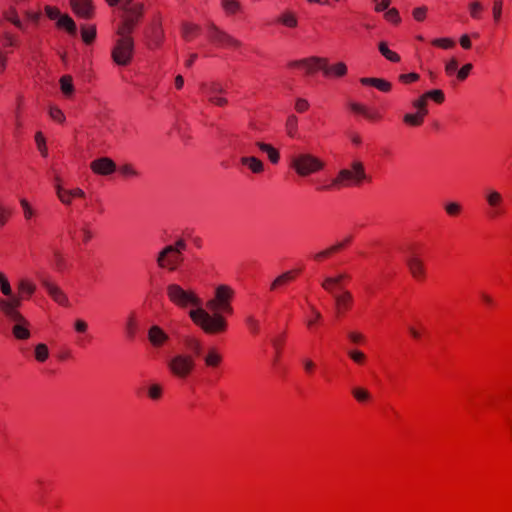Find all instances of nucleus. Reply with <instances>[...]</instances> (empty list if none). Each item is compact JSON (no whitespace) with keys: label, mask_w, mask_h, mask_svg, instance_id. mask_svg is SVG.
<instances>
[{"label":"nucleus","mask_w":512,"mask_h":512,"mask_svg":"<svg viewBox=\"0 0 512 512\" xmlns=\"http://www.w3.org/2000/svg\"><path fill=\"white\" fill-rule=\"evenodd\" d=\"M445 211L450 216H457L461 211V206L457 202H450L445 205Z\"/></svg>","instance_id":"e2e57ef3"},{"label":"nucleus","mask_w":512,"mask_h":512,"mask_svg":"<svg viewBox=\"0 0 512 512\" xmlns=\"http://www.w3.org/2000/svg\"><path fill=\"white\" fill-rule=\"evenodd\" d=\"M49 116L58 123H64L65 115L63 111L57 106H50L48 110Z\"/></svg>","instance_id":"a18cd8bd"},{"label":"nucleus","mask_w":512,"mask_h":512,"mask_svg":"<svg viewBox=\"0 0 512 512\" xmlns=\"http://www.w3.org/2000/svg\"><path fill=\"white\" fill-rule=\"evenodd\" d=\"M147 337L155 348L162 347L169 340V335L158 325H153L148 329Z\"/></svg>","instance_id":"4468645a"},{"label":"nucleus","mask_w":512,"mask_h":512,"mask_svg":"<svg viewBox=\"0 0 512 512\" xmlns=\"http://www.w3.org/2000/svg\"><path fill=\"white\" fill-rule=\"evenodd\" d=\"M234 290L228 285H219L215 289L214 297L207 301L206 307L196 308L189 312L193 322L207 334L223 333L227 329V322L223 314H232L231 301Z\"/></svg>","instance_id":"f257e3e1"},{"label":"nucleus","mask_w":512,"mask_h":512,"mask_svg":"<svg viewBox=\"0 0 512 512\" xmlns=\"http://www.w3.org/2000/svg\"><path fill=\"white\" fill-rule=\"evenodd\" d=\"M472 68H473V65H472L471 63H467V64L463 65V66H462V67L457 71V75H456V76H457V79H458L459 81H464V80L468 77V75H469V73L471 72Z\"/></svg>","instance_id":"680f3d73"},{"label":"nucleus","mask_w":512,"mask_h":512,"mask_svg":"<svg viewBox=\"0 0 512 512\" xmlns=\"http://www.w3.org/2000/svg\"><path fill=\"white\" fill-rule=\"evenodd\" d=\"M35 141H36L37 148H38L39 152L41 153V155L43 157H47L48 149H47V146H46L45 138H44V136H43V134L41 132H37L36 133Z\"/></svg>","instance_id":"49530a36"},{"label":"nucleus","mask_w":512,"mask_h":512,"mask_svg":"<svg viewBox=\"0 0 512 512\" xmlns=\"http://www.w3.org/2000/svg\"><path fill=\"white\" fill-rule=\"evenodd\" d=\"M138 19L132 13H126V18L117 28L116 34L131 36Z\"/></svg>","instance_id":"6ab92c4d"},{"label":"nucleus","mask_w":512,"mask_h":512,"mask_svg":"<svg viewBox=\"0 0 512 512\" xmlns=\"http://www.w3.org/2000/svg\"><path fill=\"white\" fill-rule=\"evenodd\" d=\"M351 393L354 396V398L360 403H364L370 400L371 398L369 391L362 387H354Z\"/></svg>","instance_id":"ea45409f"},{"label":"nucleus","mask_w":512,"mask_h":512,"mask_svg":"<svg viewBox=\"0 0 512 512\" xmlns=\"http://www.w3.org/2000/svg\"><path fill=\"white\" fill-rule=\"evenodd\" d=\"M406 265L411 275L416 279H422L425 276L423 261L416 255H411L406 259Z\"/></svg>","instance_id":"a211bd4d"},{"label":"nucleus","mask_w":512,"mask_h":512,"mask_svg":"<svg viewBox=\"0 0 512 512\" xmlns=\"http://www.w3.org/2000/svg\"><path fill=\"white\" fill-rule=\"evenodd\" d=\"M20 205L23 209L24 218L27 221L31 220L36 215V211L31 207L26 199H21Z\"/></svg>","instance_id":"09e8293b"},{"label":"nucleus","mask_w":512,"mask_h":512,"mask_svg":"<svg viewBox=\"0 0 512 512\" xmlns=\"http://www.w3.org/2000/svg\"><path fill=\"white\" fill-rule=\"evenodd\" d=\"M424 98H427V100L432 99L436 103H442L445 99V96L442 90L436 89L424 93Z\"/></svg>","instance_id":"3c124183"},{"label":"nucleus","mask_w":512,"mask_h":512,"mask_svg":"<svg viewBox=\"0 0 512 512\" xmlns=\"http://www.w3.org/2000/svg\"><path fill=\"white\" fill-rule=\"evenodd\" d=\"M334 300L337 312L340 313L342 310L349 308L352 302V295L349 291H343L341 294H334Z\"/></svg>","instance_id":"a878e982"},{"label":"nucleus","mask_w":512,"mask_h":512,"mask_svg":"<svg viewBox=\"0 0 512 512\" xmlns=\"http://www.w3.org/2000/svg\"><path fill=\"white\" fill-rule=\"evenodd\" d=\"M209 37L211 41L215 42L218 45L230 47H239L241 45L240 41L233 38L226 32L218 29L215 25L210 26Z\"/></svg>","instance_id":"9b49d317"},{"label":"nucleus","mask_w":512,"mask_h":512,"mask_svg":"<svg viewBox=\"0 0 512 512\" xmlns=\"http://www.w3.org/2000/svg\"><path fill=\"white\" fill-rule=\"evenodd\" d=\"M485 200L488 205L487 215L489 218L496 219L506 213L503 196L497 190H486Z\"/></svg>","instance_id":"6e6552de"},{"label":"nucleus","mask_w":512,"mask_h":512,"mask_svg":"<svg viewBox=\"0 0 512 512\" xmlns=\"http://www.w3.org/2000/svg\"><path fill=\"white\" fill-rule=\"evenodd\" d=\"M163 38H164V33L161 29V24L160 23H156L152 26V31H151V47L152 48H157L161 45L162 41H163Z\"/></svg>","instance_id":"7c9ffc66"},{"label":"nucleus","mask_w":512,"mask_h":512,"mask_svg":"<svg viewBox=\"0 0 512 512\" xmlns=\"http://www.w3.org/2000/svg\"><path fill=\"white\" fill-rule=\"evenodd\" d=\"M0 291L3 294L4 297L0 296V300L4 302H12V300H17L18 305L22 304V297L19 295H16L12 291V287L7 279V277L0 272Z\"/></svg>","instance_id":"f3484780"},{"label":"nucleus","mask_w":512,"mask_h":512,"mask_svg":"<svg viewBox=\"0 0 512 512\" xmlns=\"http://www.w3.org/2000/svg\"><path fill=\"white\" fill-rule=\"evenodd\" d=\"M378 48H379V52H380V53H381V54H382V55H383L387 60H389V61H391V62H399V61H400V56H399L396 52H394V51L390 50V49L388 48V46H387V43H386V42H380V43H379Z\"/></svg>","instance_id":"c9c22d12"},{"label":"nucleus","mask_w":512,"mask_h":512,"mask_svg":"<svg viewBox=\"0 0 512 512\" xmlns=\"http://www.w3.org/2000/svg\"><path fill=\"white\" fill-rule=\"evenodd\" d=\"M40 283L56 303L62 306H68L69 300L67 295L59 286L51 282L49 277L41 276Z\"/></svg>","instance_id":"9d476101"},{"label":"nucleus","mask_w":512,"mask_h":512,"mask_svg":"<svg viewBox=\"0 0 512 512\" xmlns=\"http://www.w3.org/2000/svg\"><path fill=\"white\" fill-rule=\"evenodd\" d=\"M426 106H427V98H424V94L419 99H417L413 102V107L417 109V113L421 114L424 117L428 113Z\"/></svg>","instance_id":"de8ad7c7"},{"label":"nucleus","mask_w":512,"mask_h":512,"mask_svg":"<svg viewBox=\"0 0 512 512\" xmlns=\"http://www.w3.org/2000/svg\"><path fill=\"white\" fill-rule=\"evenodd\" d=\"M223 9L229 13L234 14L239 10V3L237 0H222Z\"/></svg>","instance_id":"8fccbe9b"},{"label":"nucleus","mask_w":512,"mask_h":512,"mask_svg":"<svg viewBox=\"0 0 512 512\" xmlns=\"http://www.w3.org/2000/svg\"><path fill=\"white\" fill-rule=\"evenodd\" d=\"M17 300L12 302H4L0 300V312L10 321L15 324L12 327V333L15 338L19 340H26L30 337V331L28 329L29 322L20 313Z\"/></svg>","instance_id":"7ed1b4c3"},{"label":"nucleus","mask_w":512,"mask_h":512,"mask_svg":"<svg viewBox=\"0 0 512 512\" xmlns=\"http://www.w3.org/2000/svg\"><path fill=\"white\" fill-rule=\"evenodd\" d=\"M255 145L262 152L267 154V156H268L269 160L271 161V163L277 164L279 162V160H280L279 151L277 149H275L273 146H271L270 144L261 142V141L256 142Z\"/></svg>","instance_id":"cd10ccee"},{"label":"nucleus","mask_w":512,"mask_h":512,"mask_svg":"<svg viewBox=\"0 0 512 512\" xmlns=\"http://www.w3.org/2000/svg\"><path fill=\"white\" fill-rule=\"evenodd\" d=\"M167 296L175 305L185 308L188 305L201 307V300L192 291L184 290L178 284H169L166 288Z\"/></svg>","instance_id":"0eeeda50"},{"label":"nucleus","mask_w":512,"mask_h":512,"mask_svg":"<svg viewBox=\"0 0 512 512\" xmlns=\"http://www.w3.org/2000/svg\"><path fill=\"white\" fill-rule=\"evenodd\" d=\"M458 71V61L456 58H451L445 63V72L447 75L452 76L454 74L457 75Z\"/></svg>","instance_id":"6e6d98bb"},{"label":"nucleus","mask_w":512,"mask_h":512,"mask_svg":"<svg viewBox=\"0 0 512 512\" xmlns=\"http://www.w3.org/2000/svg\"><path fill=\"white\" fill-rule=\"evenodd\" d=\"M184 350L178 352L166 361V366L177 379H187L196 368V359L202 355V341L196 337L188 336L183 339Z\"/></svg>","instance_id":"f03ea898"},{"label":"nucleus","mask_w":512,"mask_h":512,"mask_svg":"<svg viewBox=\"0 0 512 512\" xmlns=\"http://www.w3.org/2000/svg\"><path fill=\"white\" fill-rule=\"evenodd\" d=\"M502 6H503L502 0H494L493 7H492V13H493V18H494L495 22H499L501 19Z\"/></svg>","instance_id":"052dcab7"},{"label":"nucleus","mask_w":512,"mask_h":512,"mask_svg":"<svg viewBox=\"0 0 512 512\" xmlns=\"http://www.w3.org/2000/svg\"><path fill=\"white\" fill-rule=\"evenodd\" d=\"M183 261L182 253H168L165 256L162 255V250L158 253L156 262L159 268L167 269L168 271H175L179 264Z\"/></svg>","instance_id":"f8f14e48"},{"label":"nucleus","mask_w":512,"mask_h":512,"mask_svg":"<svg viewBox=\"0 0 512 512\" xmlns=\"http://www.w3.org/2000/svg\"><path fill=\"white\" fill-rule=\"evenodd\" d=\"M347 354L356 364H363L366 360V355L359 350H349Z\"/></svg>","instance_id":"864d4df0"},{"label":"nucleus","mask_w":512,"mask_h":512,"mask_svg":"<svg viewBox=\"0 0 512 512\" xmlns=\"http://www.w3.org/2000/svg\"><path fill=\"white\" fill-rule=\"evenodd\" d=\"M56 194L58 199L64 205H70L72 203V199L74 198L70 189H65L61 184H57L55 186Z\"/></svg>","instance_id":"2f4dec72"},{"label":"nucleus","mask_w":512,"mask_h":512,"mask_svg":"<svg viewBox=\"0 0 512 512\" xmlns=\"http://www.w3.org/2000/svg\"><path fill=\"white\" fill-rule=\"evenodd\" d=\"M403 121L410 126H420L424 121V116L419 113H408L404 116Z\"/></svg>","instance_id":"37998d69"},{"label":"nucleus","mask_w":512,"mask_h":512,"mask_svg":"<svg viewBox=\"0 0 512 512\" xmlns=\"http://www.w3.org/2000/svg\"><path fill=\"white\" fill-rule=\"evenodd\" d=\"M49 356V350L46 344L40 343L35 347V358L39 362H44Z\"/></svg>","instance_id":"c03bdc74"},{"label":"nucleus","mask_w":512,"mask_h":512,"mask_svg":"<svg viewBox=\"0 0 512 512\" xmlns=\"http://www.w3.org/2000/svg\"><path fill=\"white\" fill-rule=\"evenodd\" d=\"M56 26L59 29H64L68 34L72 36L77 34L76 23L68 14H63L56 22Z\"/></svg>","instance_id":"412c9836"},{"label":"nucleus","mask_w":512,"mask_h":512,"mask_svg":"<svg viewBox=\"0 0 512 512\" xmlns=\"http://www.w3.org/2000/svg\"><path fill=\"white\" fill-rule=\"evenodd\" d=\"M200 90L211 103L217 106H225L227 104L226 98L217 96V94L225 93V88L221 83L217 81L203 82L200 84Z\"/></svg>","instance_id":"1a4fd4ad"},{"label":"nucleus","mask_w":512,"mask_h":512,"mask_svg":"<svg viewBox=\"0 0 512 512\" xmlns=\"http://www.w3.org/2000/svg\"><path fill=\"white\" fill-rule=\"evenodd\" d=\"M482 10H483V6L478 1H474V2L470 3V5H469L470 15L474 19L480 18V14H481Z\"/></svg>","instance_id":"bf43d9fd"},{"label":"nucleus","mask_w":512,"mask_h":512,"mask_svg":"<svg viewBox=\"0 0 512 512\" xmlns=\"http://www.w3.org/2000/svg\"><path fill=\"white\" fill-rule=\"evenodd\" d=\"M315 60H325L324 58L311 57L302 60H296L289 63L290 67H300L306 69L307 73H313L320 70V67L314 62Z\"/></svg>","instance_id":"aec40b11"},{"label":"nucleus","mask_w":512,"mask_h":512,"mask_svg":"<svg viewBox=\"0 0 512 512\" xmlns=\"http://www.w3.org/2000/svg\"><path fill=\"white\" fill-rule=\"evenodd\" d=\"M245 323L252 334H258L260 332V321L252 314H248L245 317Z\"/></svg>","instance_id":"a19ab883"},{"label":"nucleus","mask_w":512,"mask_h":512,"mask_svg":"<svg viewBox=\"0 0 512 512\" xmlns=\"http://www.w3.org/2000/svg\"><path fill=\"white\" fill-rule=\"evenodd\" d=\"M242 165L247 166L253 173L259 174L264 171L263 162L254 156H243L240 159Z\"/></svg>","instance_id":"4be33fe9"},{"label":"nucleus","mask_w":512,"mask_h":512,"mask_svg":"<svg viewBox=\"0 0 512 512\" xmlns=\"http://www.w3.org/2000/svg\"><path fill=\"white\" fill-rule=\"evenodd\" d=\"M295 276H296V272L295 271H286V272L282 273L281 275H279L278 277H276L274 279V281L271 283L270 289L272 291H274V290H277V289H279L281 287H284L289 282L294 280Z\"/></svg>","instance_id":"b1692460"},{"label":"nucleus","mask_w":512,"mask_h":512,"mask_svg":"<svg viewBox=\"0 0 512 512\" xmlns=\"http://www.w3.org/2000/svg\"><path fill=\"white\" fill-rule=\"evenodd\" d=\"M90 168L96 174L107 176L116 171V164L108 157H101L92 161Z\"/></svg>","instance_id":"ddd939ff"},{"label":"nucleus","mask_w":512,"mask_h":512,"mask_svg":"<svg viewBox=\"0 0 512 512\" xmlns=\"http://www.w3.org/2000/svg\"><path fill=\"white\" fill-rule=\"evenodd\" d=\"M279 20L288 27H295L297 25V19L291 13L283 14Z\"/></svg>","instance_id":"69168bd1"},{"label":"nucleus","mask_w":512,"mask_h":512,"mask_svg":"<svg viewBox=\"0 0 512 512\" xmlns=\"http://www.w3.org/2000/svg\"><path fill=\"white\" fill-rule=\"evenodd\" d=\"M342 248H343L342 243H336L335 245L316 253L314 255V259L317 261H321L322 259L329 257L332 253L337 252V251L341 250Z\"/></svg>","instance_id":"58836bf2"},{"label":"nucleus","mask_w":512,"mask_h":512,"mask_svg":"<svg viewBox=\"0 0 512 512\" xmlns=\"http://www.w3.org/2000/svg\"><path fill=\"white\" fill-rule=\"evenodd\" d=\"M360 82L363 85H370L382 92H389L391 83L381 78H361Z\"/></svg>","instance_id":"393cba45"},{"label":"nucleus","mask_w":512,"mask_h":512,"mask_svg":"<svg viewBox=\"0 0 512 512\" xmlns=\"http://www.w3.org/2000/svg\"><path fill=\"white\" fill-rule=\"evenodd\" d=\"M384 16L387 21L392 23H399L401 20L399 12L395 8L388 9Z\"/></svg>","instance_id":"0e129e2a"},{"label":"nucleus","mask_w":512,"mask_h":512,"mask_svg":"<svg viewBox=\"0 0 512 512\" xmlns=\"http://www.w3.org/2000/svg\"><path fill=\"white\" fill-rule=\"evenodd\" d=\"M163 394L162 385L159 383H152L147 388V395L153 401H158Z\"/></svg>","instance_id":"4c0bfd02"},{"label":"nucleus","mask_w":512,"mask_h":512,"mask_svg":"<svg viewBox=\"0 0 512 512\" xmlns=\"http://www.w3.org/2000/svg\"><path fill=\"white\" fill-rule=\"evenodd\" d=\"M119 172L125 177H137L138 171L131 164H124L119 168Z\"/></svg>","instance_id":"13d9d810"},{"label":"nucleus","mask_w":512,"mask_h":512,"mask_svg":"<svg viewBox=\"0 0 512 512\" xmlns=\"http://www.w3.org/2000/svg\"><path fill=\"white\" fill-rule=\"evenodd\" d=\"M324 162L310 153H300L291 160V167L301 177H307L324 168Z\"/></svg>","instance_id":"39448f33"},{"label":"nucleus","mask_w":512,"mask_h":512,"mask_svg":"<svg viewBox=\"0 0 512 512\" xmlns=\"http://www.w3.org/2000/svg\"><path fill=\"white\" fill-rule=\"evenodd\" d=\"M60 89L65 97H71L74 93L73 79L70 75H64L59 80Z\"/></svg>","instance_id":"c756f323"},{"label":"nucleus","mask_w":512,"mask_h":512,"mask_svg":"<svg viewBox=\"0 0 512 512\" xmlns=\"http://www.w3.org/2000/svg\"><path fill=\"white\" fill-rule=\"evenodd\" d=\"M45 12L48 18L56 20V22L63 15L58 8L52 6H46Z\"/></svg>","instance_id":"774afa93"},{"label":"nucleus","mask_w":512,"mask_h":512,"mask_svg":"<svg viewBox=\"0 0 512 512\" xmlns=\"http://www.w3.org/2000/svg\"><path fill=\"white\" fill-rule=\"evenodd\" d=\"M203 361L207 367L215 368L222 362V355L216 348L212 347L204 355Z\"/></svg>","instance_id":"5701e85b"},{"label":"nucleus","mask_w":512,"mask_h":512,"mask_svg":"<svg viewBox=\"0 0 512 512\" xmlns=\"http://www.w3.org/2000/svg\"><path fill=\"white\" fill-rule=\"evenodd\" d=\"M187 247L186 241L183 238L178 239L175 244L167 245L162 249V255L165 256L168 253H182Z\"/></svg>","instance_id":"473e14b6"},{"label":"nucleus","mask_w":512,"mask_h":512,"mask_svg":"<svg viewBox=\"0 0 512 512\" xmlns=\"http://www.w3.org/2000/svg\"><path fill=\"white\" fill-rule=\"evenodd\" d=\"M310 310L312 317L306 320V324L309 328L313 327V325L322 318L321 313L314 306H310Z\"/></svg>","instance_id":"338daca9"},{"label":"nucleus","mask_w":512,"mask_h":512,"mask_svg":"<svg viewBox=\"0 0 512 512\" xmlns=\"http://www.w3.org/2000/svg\"><path fill=\"white\" fill-rule=\"evenodd\" d=\"M286 132L289 137L295 138L297 136V130H298V118L294 114H290L287 117L286 123H285Z\"/></svg>","instance_id":"72a5a7b5"},{"label":"nucleus","mask_w":512,"mask_h":512,"mask_svg":"<svg viewBox=\"0 0 512 512\" xmlns=\"http://www.w3.org/2000/svg\"><path fill=\"white\" fill-rule=\"evenodd\" d=\"M199 30L200 28L197 25L184 23L182 25V36L185 40L189 41Z\"/></svg>","instance_id":"79ce46f5"},{"label":"nucleus","mask_w":512,"mask_h":512,"mask_svg":"<svg viewBox=\"0 0 512 512\" xmlns=\"http://www.w3.org/2000/svg\"><path fill=\"white\" fill-rule=\"evenodd\" d=\"M316 64L320 67V70L323 71L326 76H344L347 72V67L343 62H339L335 65H328L327 60H315Z\"/></svg>","instance_id":"dca6fc26"},{"label":"nucleus","mask_w":512,"mask_h":512,"mask_svg":"<svg viewBox=\"0 0 512 512\" xmlns=\"http://www.w3.org/2000/svg\"><path fill=\"white\" fill-rule=\"evenodd\" d=\"M4 18L15 25L20 30H25L23 22L18 17L17 11L14 7H11L8 11L4 12Z\"/></svg>","instance_id":"f704fd0d"},{"label":"nucleus","mask_w":512,"mask_h":512,"mask_svg":"<svg viewBox=\"0 0 512 512\" xmlns=\"http://www.w3.org/2000/svg\"><path fill=\"white\" fill-rule=\"evenodd\" d=\"M88 323L83 319H76L73 323V328L79 335H84L88 331Z\"/></svg>","instance_id":"603ef678"},{"label":"nucleus","mask_w":512,"mask_h":512,"mask_svg":"<svg viewBox=\"0 0 512 512\" xmlns=\"http://www.w3.org/2000/svg\"><path fill=\"white\" fill-rule=\"evenodd\" d=\"M121 9L125 13H132L136 18H140L142 16L144 6L142 3H134L133 0H123Z\"/></svg>","instance_id":"c85d7f7f"},{"label":"nucleus","mask_w":512,"mask_h":512,"mask_svg":"<svg viewBox=\"0 0 512 512\" xmlns=\"http://www.w3.org/2000/svg\"><path fill=\"white\" fill-rule=\"evenodd\" d=\"M17 289V295L21 296L23 300L25 297H30L35 292L36 285L28 279H20L17 283Z\"/></svg>","instance_id":"bb28decb"},{"label":"nucleus","mask_w":512,"mask_h":512,"mask_svg":"<svg viewBox=\"0 0 512 512\" xmlns=\"http://www.w3.org/2000/svg\"><path fill=\"white\" fill-rule=\"evenodd\" d=\"M81 37L85 44H91L96 38V27L95 26H82Z\"/></svg>","instance_id":"e433bc0d"},{"label":"nucleus","mask_w":512,"mask_h":512,"mask_svg":"<svg viewBox=\"0 0 512 512\" xmlns=\"http://www.w3.org/2000/svg\"><path fill=\"white\" fill-rule=\"evenodd\" d=\"M432 44L443 49H450L454 47L455 42L450 38H438L434 39Z\"/></svg>","instance_id":"5fc2aeb1"},{"label":"nucleus","mask_w":512,"mask_h":512,"mask_svg":"<svg viewBox=\"0 0 512 512\" xmlns=\"http://www.w3.org/2000/svg\"><path fill=\"white\" fill-rule=\"evenodd\" d=\"M335 286H340V285L337 284V279H333V277H326L324 279V281L322 282V287L326 291L331 293L333 296H334V294H336L335 289H334Z\"/></svg>","instance_id":"4d7b16f0"},{"label":"nucleus","mask_w":512,"mask_h":512,"mask_svg":"<svg viewBox=\"0 0 512 512\" xmlns=\"http://www.w3.org/2000/svg\"><path fill=\"white\" fill-rule=\"evenodd\" d=\"M364 164L361 161H353L351 169H341L338 175L332 179L329 185L323 186V190L339 189L341 187L349 186L351 184L358 185L366 180Z\"/></svg>","instance_id":"20e7f679"},{"label":"nucleus","mask_w":512,"mask_h":512,"mask_svg":"<svg viewBox=\"0 0 512 512\" xmlns=\"http://www.w3.org/2000/svg\"><path fill=\"white\" fill-rule=\"evenodd\" d=\"M73 12L84 19H90L93 16V5L91 0H70Z\"/></svg>","instance_id":"2eb2a0df"},{"label":"nucleus","mask_w":512,"mask_h":512,"mask_svg":"<svg viewBox=\"0 0 512 512\" xmlns=\"http://www.w3.org/2000/svg\"><path fill=\"white\" fill-rule=\"evenodd\" d=\"M115 45L111 51V57L116 65L127 66L134 54V40L129 35H117Z\"/></svg>","instance_id":"423d86ee"}]
</instances>
